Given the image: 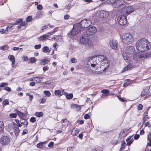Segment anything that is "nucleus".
<instances>
[{"label": "nucleus", "instance_id": "nucleus-1", "mask_svg": "<svg viewBox=\"0 0 151 151\" xmlns=\"http://www.w3.org/2000/svg\"><path fill=\"white\" fill-rule=\"evenodd\" d=\"M136 48L141 52H146L151 47V44L145 38L139 40L137 42L136 45Z\"/></svg>", "mask_w": 151, "mask_h": 151}, {"label": "nucleus", "instance_id": "nucleus-2", "mask_svg": "<svg viewBox=\"0 0 151 151\" xmlns=\"http://www.w3.org/2000/svg\"><path fill=\"white\" fill-rule=\"evenodd\" d=\"M103 61H104V56L101 55L94 56L92 58H88L85 62V64L88 65L89 62H90L91 66L93 68L95 67L98 63H100L101 65V63Z\"/></svg>", "mask_w": 151, "mask_h": 151}, {"label": "nucleus", "instance_id": "nucleus-3", "mask_svg": "<svg viewBox=\"0 0 151 151\" xmlns=\"http://www.w3.org/2000/svg\"><path fill=\"white\" fill-rule=\"evenodd\" d=\"M81 30V28L79 23L74 24L71 31L68 34V37L73 39L75 36Z\"/></svg>", "mask_w": 151, "mask_h": 151}, {"label": "nucleus", "instance_id": "nucleus-4", "mask_svg": "<svg viewBox=\"0 0 151 151\" xmlns=\"http://www.w3.org/2000/svg\"><path fill=\"white\" fill-rule=\"evenodd\" d=\"M122 42L126 44H129L133 40L132 35L129 33H126L123 34L122 37Z\"/></svg>", "mask_w": 151, "mask_h": 151}, {"label": "nucleus", "instance_id": "nucleus-5", "mask_svg": "<svg viewBox=\"0 0 151 151\" xmlns=\"http://www.w3.org/2000/svg\"><path fill=\"white\" fill-rule=\"evenodd\" d=\"M134 10V8L131 6H126L123 7L121 10V13L127 16L132 13Z\"/></svg>", "mask_w": 151, "mask_h": 151}, {"label": "nucleus", "instance_id": "nucleus-6", "mask_svg": "<svg viewBox=\"0 0 151 151\" xmlns=\"http://www.w3.org/2000/svg\"><path fill=\"white\" fill-rule=\"evenodd\" d=\"M80 26L83 28H87L90 26L92 24L91 21L88 19H85L81 21L80 23Z\"/></svg>", "mask_w": 151, "mask_h": 151}, {"label": "nucleus", "instance_id": "nucleus-7", "mask_svg": "<svg viewBox=\"0 0 151 151\" xmlns=\"http://www.w3.org/2000/svg\"><path fill=\"white\" fill-rule=\"evenodd\" d=\"M117 21L119 24L121 25H125L127 23L126 17L124 15L119 16L117 18Z\"/></svg>", "mask_w": 151, "mask_h": 151}, {"label": "nucleus", "instance_id": "nucleus-8", "mask_svg": "<svg viewBox=\"0 0 151 151\" xmlns=\"http://www.w3.org/2000/svg\"><path fill=\"white\" fill-rule=\"evenodd\" d=\"M10 139L9 137L7 136H4L1 137L0 139V142L1 144L4 145H8L10 142Z\"/></svg>", "mask_w": 151, "mask_h": 151}, {"label": "nucleus", "instance_id": "nucleus-9", "mask_svg": "<svg viewBox=\"0 0 151 151\" xmlns=\"http://www.w3.org/2000/svg\"><path fill=\"white\" fill-rule=\"evenodd\" d=\"M80 41L82 44L86 45L87 46H90L91 42L88 38L86 37L83 36L80 39Z\"/></svg>", "mask_w": 151, "mask_h": 151}, {"label": "nucleus", "instance_id": "nucleus-10", "mask_svg": "<svg viewBox=\"0 0 151 151\" xmlns=\"http://www.w3.org/2000/svg\"><path fill=\"white\" fill-rule=\"evenodd\" d=\"M96 30V27L94 26H92L88 29L86 32V33L88 36H91L95 34Z\"/></svg>", "mask_w": 151, "mask_h": 151}, {"label": "nucleus", "instance_id": "nucleus-11", "mask_svg": "<svg viewBox=\"0 0 151 151\" xmlns=\"http://www.w3.org/2000/svg\"><path fill=\"white\" fill-rule=\"evenodd\" d=\"M124 0H116L114 1L112 3V6L114 8H117L123 5L124 3Z\"/></svg>", "mask_w": 151, "mask_h": 151}, {"label": "nucleus", "instance_id": "nucleus-12", "mask_svg": "<svg viewBox=\"0 0 151 151\" xmlns=\"http://www.w3.org/2000/svg\"><path fill=\"white\" fill-rule=\"evenodd\" d=\"M144 55L139 52H135L133 55L134 59L136 61L139 60L140 58H143Z\"/></svg>", "mask_w": 151, "mask_h": 151}, {"label": "nucleus", "instance_id": "nucleus-13", "mask_svg": "<svg viewBox=\"0 0 151 151\" xmlns=\"http://www.w3.org/2000/svg\"><path fill=\"white\" fill-rule=\"evenodd\" d=\"M109 45L112 49L116 50L118 46L117 41L116 40H111L109 41Z\"/></svg>", "mask_w": 151, "mask_h": 151}, {"label": "nucleus", "instance_id": "nucleus-14", "mask_svg": "<svg viewBox=\"0 0 151 151\" xmlns=\"http://www.w3.org/2000/svg\"><path fill=\"white\" fill-rule=\"evenodd\" d=\"M134 47L133 46H128L125 50V53L127 54H132L134 53Z\"/></svg>", "mask_w": 151, "mask_h": 151}, {"label": "nucleus", "instance_id": "nucleus-15", "mask_svg": "<svg viewBox=\"0 0 151 151\" xmlns=\"http://www.w3.org/2000/svg\"><path fill=\"white\" fill-rule=\"evenodd\" d=\"M111 15L109 12L104 11V20L107 22L111 19Z\"/></svg>", "mask_w": 151, "mask_h": 151}, {"label": "nucleus", "instance_id": "nucleus-16", "mask_svg": "<svg viewBox=\"0 0 151 151\" xmlns=\"http://www.w3.org/2000/svg\"><path fill=\"white\" fill-rule=\"evenodd\" d=\"M17 25V23H10L7 24L6 27V31L7 32H10L13 29L12 27L13 25Z\"/></svg>", "mask_w": 151, "mask_h": 151}, {"label": "nucleus", "instance_id": "nucleus-17", "mask_svg": "<svg viewBox=\"0 0 151 151\" xmlns=\"http://www.w3.org/2000/svg\"><path fill=\"white\" fill-rule=\"evenodd\" d=\"M110 63L109 60L104 57V66L106 65L104 68V70L109 67Z\"/></svg>", "mask_w": 151, "mask_h": 151}, {"label": "nucleus", "instance_id": "nucleus-18", "mask_svg": "<svg viewBox=\"0 0 151 151\" xmlns=\"http://www.w3.org/2000/svg\"><path fill=\"white\" fill-rule=\"evenodd\" d=\"M64 92V90L62 89L61 90H56L55 91V94L56 96H61L63 95Z\"/></svg>", "mask_w": 151, "mask_h": 151}, {"label": "nucleus", "instance_id": "nucleus-19", "mask_svg": "<svg viewBox=\"0 0 151 151\" xmlns=\"http://www.w3.org/2000/svg\"><path fill=\"white\" fill-rule=\"evenodd\" d=\"M79 132L78 129L76 128H73L71 131V134L73 136H75L77 135Z\"/></svg>", "mask_w": 151, "mask_h": 151}, {"label": "nucleus", "instance_id": "nucleus-20", "mask_svg": "<svg viewBox=\"0 0 151 151\" xmlns=\"http://www.w3.org/2000/svg\"><path fill=\"white\" fill-rule=\"evenodd\" d=\"M48 35H45L40 37L39 39L40 41H42L45 39H47L49 37V35H50V34H48Z\"/></svg>", "mask_w": 151, "mask_h": 151}, {"label": "nucleus", "instance_id": "nucleus-21", "mask_svg": "<svg viewBox=\"0 0 151 151\" xmlns=\"http://www.w3.org/2000/svg\"><path fill=\"white\" fill-rule=\"evenodd\" d=\"M51 50V48H49V47L47 46L44 47L42 49V51L44 53H49Z\"/></svg>", "mask_w": 151, "mask_h": 151}, {"label": "nucleus", "instance_id": "nucleus-22", "mask_svg": "<svg viewBox=\"0 0 151 151\" xmlns=\"http://www.w3.org/2000/svg\"><path fill=\"white\" fill-rule=\"evenodd\" d=\"M20 123L23 124L25 125L27 127L28 124V122L26 119H21L20 120Z\"/></svg>", "mask_w": 151, "mask_h": 151}, {"label": "nucleus", "instance_id": "nucleus-23", "mask_svg": "<svg viewBox=\"0 0 151 151\" xmlns=\"http://www.w3.org/2000/svg\"><path fill=\"white\" fill-rule=\"evenodd\" d=\"M71 107L73 109H76L77 111H79L81 109V108L78 105L76 104H72L71 105Z\"/></svg>", "mask_w": 151, "mask_h": 151}, {"label": "nucleus", "instance_id": "nucleus-24", "mask_svg": "<svg viewBox=\"0 0 151 151\" xmlns=\"http://www.w3.org/2000/svg\"><path fill=\"white\" fill-rule=\"evenodd\" d=\"M53 38L57 41L61 42L62 41V39L61 37V36L59 35L56 36L55 37H54Z\"/></svg>", "mask_w": 151, "mask_h": 151}, {"label": "nucleus", "instance_id": "nucleus-25", "mask_svg": "<svg viewBox=\"0 0 151 151\" xmlns=\"http://www.w3.org/2000/svg\"><path fill=\"white\" fill-rule=\"evenodd\" d=\"M49 62V60L47 59H42L41 60L40 63L42 65H45Z\"/></svg>", "mask_w": 151, "mask_h": 151}, {"label": "nucleus", "instance_id": "nucleus-26", "mask_svg": "<svg viewBox=\"0 0 151 151\" xmlns=\"http://www.w3.org/2000/svg\"><path fill=\"white\" fill-rule=\"evenodd\" d=\"M42 78L40 77H37L34 78V80L35 81L36 83H39L42 81Z\"/></svg>", "mask_w": 151, "mask_h": 151}, {"label": "nucleus", "instance_id": "nucleus-27", "mask_svg": "<svg viewBox=\"0 0 151 151\" xmlns=\"http://www.w3.org/2000/svg\"><path fill=\"white\" fill-rule=\"evenodd\" d=\"M151 57V52H149L144 55V58H148Z\"/></svg>", "mask_w": 151, "mask_h": 151}, {"label": "nucleus", "instance_id": "nucleus-28", "mask_svg": "<svg viewBox=\"0 0 151 151\" xmlns=\"http://www.w3.org/2000/svg\"><path fill=\"white\" fill-rule=\"evenodd\" d=\"M35 115L38 117H42L43 115V113L42 112H36L35 113Z\"/></svg>", "mask_w": 151, "mask_h": 151}, {"label": "nucleus", "instance_id": "nucleus-29", "mask_svg": "<svg viewBox=\"0 0 151 151\" xmlns=\"http://www.w3.org/2000/svg\"><path fill=\"white\" fill-rule=\"evenodd\" d=\"M16 112L17 114L21 118L24 117V115L23 113L21 112L20 111L17 110L16 111Z\"/></svg>", "mask_w": 151, "mask_h": 151}, {"label": "nucleus", "instance_id": "nucleus-30", "mask_svg": "<svg viewBox=\"0 0 151 151\" xmlns=\"http://www.w3.org/2000/svg\"><path fill=\"white\" fill-rule=\"evenodd\" d=\"M8 58L11 62L15 61V59L14 55H9Z\"/></svg>", "mask_w": 151, "mask_h": 151}, {"label": "nucleus", "instance_id": "nucleus-31", "mask_svg": "<svg viewBox=\"0 0 151 151\" xmlns=\"http://www.w3.org/2000/svg\"><path fill=\"white\" fill-rule=\"evenodd\" d=\"M109 90H108L106 89H104V97L105 96H108V95H114V93H111V94L109 93Z\"/></svg>", "mask_w": 151, "mask_h": 151}, {"label": "nucleus", "instance_id": "nucleus-32", "mask_svg": "<svg viewBox=\"0 0 151 151\" xmlns=\"http://www.w3.org/2000/svg\"><path fill=\"white\" fill-rule=\"evenodd\" d=\"M73 97V95L72 93L67 94L66 95V98L68 99H71Z\"/></svg>", "mask_w": 151, "mask_h": 151}, {"label": "nucleus", "instance_id": "nucleus-33", "mask_svg": "<svg viewBox=\"0 0 151 151\" xmlns=\"http://www.w3.org/2000/svg\"><path fill=\"white\" fill-rule=\"evenodd\" d=\"M46 142H40L37 144V147L39 148H41L42 147L44 144L46 143Z\"/></svg>", "mask_w": 151, "mask_h": 151}, {"label": "nucleus", "instance_id": "nucleus-34", "mask_svg": "<svg viewBox=\"0 0 151 151\" xmlns=\"http://www.w3.org/2000/svg\"><path fill=\"white\" fill-rule=\"evenodd\" d=\"M4 128V125L3 122L0 121V131H2Z\"/></svg>", "mask_w": 151, "mask_h": 151}, {"label": "nucleus", "instance_id": "nucleus-35", "mask_svg": "<svg viewBox=\"0 0 151 151\" xmlns=\"http://www.w3.org/2000/svg\"><path fill=\"white\" fill-rule=\"evenodd\" d=\"M114 0H107L104 2V4H111L112 5Z\"/></svg>", "mask_w": 151, "mask_h": 151}, {"label": "nucleus", "instance_id": "nucleus-36", "mask_svg": "<svg viewBox=\"0 0 151 151\" xmlns=\"http://www.w3.org/2000/svg\"><path fill=\"white\" fill-rule=\"evenodd\" d=\"M0 49L3 50H7L8 48V47L7 45H4L0 47Z\"/></svg>", "mask_w": 151, "mask_h": 151}, {"label": "nucleus", "instance_id": "nucleus-37", "mask_svg": "<svg viewBox=\"0 0 151 151\" xmlns=\"http://www.w3.org/2000/svg\"><path fill=\"white\" fill-rule=\"evenodd\" d=\"M19 128H16L14 129V132L16 136H17L19 133Z\"/></svg>", "mask_w": 151, "mask_h": 151}, {"label": "nucleus", "instance_id": "nucleus-38", "mask_svg": "<svg viewBox=\"0 0 151 151\" xmlns=\"http://www.w3.org/2000/svg\"><path fill=\"white\" fill-rule=\"evenodd\" d=\"M42 14L41 12H38L37 13V14L36 16V18H41L42 17Z\"/></svg>", "mask_w": 151, "mask_h": 151}, {"label": "nucleus", "instance_id": "nucleus-39", "mask_svg": "<svg viewBox=\"0 0 151 151\" xmlns=\"http://www.w3.org/2000/svg\"><path fill=\"white\" fill-rule=\"evenodd\" d=\"M148 90H146V91L145 90H143L141 93V96H144L148 92Z\"/></svg>", "mask_w": 151, "mask_h": 151}, {"label": "nucleus", "instance_id": "nucleus-40", "mask_svg": "<svg viewBox=\"0 0 151 151\" xmlns=\"http://www.w3.org/2000/svg\"><path fill=\"white\" fill-rule=\"evenodd\" d=\"M9 103V101L7 99H5L3 102L2 104L3 106H4L5 105H8Z\"/></svg>", "mask_w": 151, "mask_h": 151}, {"label": "nucleus", "instance_id": "nucleus-41", "mask_svg": "<svg viewBox=\"0 0 151 151\" xmlns=\"http://www.w3.org/2000/svg\"><path fill=\"white\" fill-rule=\"evenodd\" d=\"M46 97H45L44 98H42L41 100H39L40 102V103L44 104L45 102L46 101Z\"/></svg>", "mask_w": 151, "mask_h": 151}, {"label": "nucleus", "instance_id": "nucleus-42", "mask_svg": "<svg viewBox=\"0 0 151 151\" xmlns=\"http://www.w3.org/2000/svg\"><path fill=\"white\" fill-rule=\"evenodd\" d=\"M126 54V53L125 52H123L122 53V55L124 59L125 60H128L129 57L127 55H125Z\"/></svg>", "mask_w": 151, "mask_h": 151}, {"label": "nucleus", "instance_id": "nucleus-43", "mask_svg": "<svg viewBox=\"0 0 151 151\" xmlns=\"http://www.w3.org/2000/svg\"><path fill=\"white\" fill-rule=\"evenodd\" d=\"M44 94L48 97H49L51 95L50 93L48 91H45L44 92Z\"/></svg>", "mask_w": 151, "mask_h": 151}, {"label": "nucleus", "instance_id": "nucleus-44", "mask_svg": "<svg viewBox=\"0 0 151 151\" xmlns=\"http://www.w3.org/2000/svg\"><path fill=\"white\" fill-rule=\"evenodd\" d=\"M58 29V27H56L53 29V31L50 32L48 33V34H50V35H52L54 34L55 32L56 31V30Z\"/></svg>", "mask_w": 151, "mask_h": 151}, {"label": "nucleus", "instance_id": "nucleus-45", "mask_svg": "<svg viewBox=\"0 0 151 151\" xmlns=\"http://www.w3.org/2000/svg\"><path fill=\"white\" fill-rule=\"evenodd\" d=\"M41 44H39L38 45H35L34 46V48L36 49H39L41 47Z\"/></svg>", "mask_w": 151, "mask_h": 151}, {"label": "nucleus", "instance_id": "nucleus-46", "mask_svg": "<svg viewBox=\"0 0 151 151\" xmlns=\"http://www.w3.org/2000/svg\"><path fill=\"white\" fill-rule=\"evenodd\" d=\"M8 85V84L7 83H1V84L0 85V87H4Z\"/></svg>", "mask_w": 151, "mask_h": 151}, {"label": "nucleus", "instance_id": "nucleus-47", "mask_svg": "<svg viewBox=\"0 0 151 151\" xmlns=\"http://www.w3.org/2000/svg\"><path fill=\"white\" fill-rule=\"evenodd\" d=\"M10 116L12 118H16L17 116V115L15 113H11L10 114Z\"/></svg>", "mask_w": 151, "mask_h": 151}, {"label": "nucleus", "instance_id": "nucleus-48", "mask_svg": "<svg viewBox=\"0 0 151 151\" xmlns=\"http://www.w3.org/2000/svg\"><path fill=\"white\" fill-rule=\"evenodd\" d=\"M35 58H32L30 60V63H34L36 62Z\"/></svg>", "mask_w": 151, "mask_h": 151}, {"label": "nucleus", "instance_id": "nucleus-49", "mask_svg": "<svg viewBox=\"0 0 151 151\" xmlns=\"http://www.w3.org/2000/svg\"><path fill=\"white\" fill-rule=\"evenodd\" d=\"M43 6L42 5L39 4L37 6V9L38 10H41L42 9Z\"/></svg>", "mask_w": 151, "mask_h": 151}, {"label": "nucleus", "instance_id": "nucleus-50", "mask_svg": "<svg viewBox=\"0 0 151 151\" xmlns=\"http://www.w3.org/2000/svg\"><path fill=\"white\" fill-rule=\"evenodd\" d=\"M22 59L26 61H27L29 60L28 57L27 56L25 55L23 56L22 57Z\"/></svg>", "mask_w": 151, "mask_h": 151}, {"label": "nucleus", "instance_id": "nucleus-51", "mask_svg": "<svg viewBox=\"0 0 151 151\" xmlns=\"http://www.w3.org/2000/svg\"><path fill=\"white\" fill-rule=\"evenodd\" d=\"M23 21V19H22L20 18L18 19L17 20L16 22L15 23H17V24H18L19 23H20L21 22H22Z\"/></svg>", "mask_w": 151, "mask_h": 151}, {"label": "nucleus", "instance_id": "nucleus-52", "mask_svg": "<svg viewBox=\"0 0 151 151\" xmlns=\"http://www.w3.org/2000/svg\"><path fill=\"white\" fill-rule=\"evenodd\" d=\"M32 20V17L31 16H28L26 20L27 22H29Z\"/></svg>", "mask_w": 151, "mask_h": 151}, {"label": "nucleus", "instance_id": "nucleus-53", "mask_svg": "<svg viewBox=\"0 0 151 151\" xmlns=\"http://www.w3.org/2000/svg\"><path fill=\"white\" fill-rule=\"evenodd\" d=\"M70 61L72 63H75L77 62V60L75 58H72L71 59Z\"/></svg>", "mask_w": 151, "mask_h": 151}, {"label": "nucleus", "instance_id": "nucleus-54", "mask_svg": "<svg viewBox=\"0 0 151 151\" xmlns=\"http://www.w3.org/2000/svg\"><path fill=\"white\" fill-rule=\"evenodd\" d=\"M4 90L8 92H10L11 91V89L9 87H6L4 88Z\"/></svg>", "mask_w": 151, "mask_h": 151}, {"label": "nucleus", "instance_id": "nucleus-55", "mask_svg": "<svg viewBox=\"0 0 151 151\" xmlns=\"http://www.w3.org/2000/svg\"><path fill=\"white\" fill-rule=\"evenodd\" d=\"M53 144H54V142H50L49 143V144L48 145V147H52L53 146Z\"/></svg>", "mask_w": 151, "mask_h": 151}, {"label": "nucleus", "instance_id": "nucleus-56", "mask_svg": "<svg viewBox=\"0 0 151 151\" xmlns=\"http://www.w3.org/2000/svg\"><path fill=\"white\" fill-rule=\"evenodd\" d=\"M36 121V118L34 117H32L30 119V121L32 122H34Z\"/></svg>", "mask_w": 151, "mask_h": 151}, {"label": "nucleus", "instance_id": "nucleus-57", "mask_svg": "<svg viewBox=\"0 0 151 151\" xmlns=\"http://www.w3.org/2000/svg\"><path fill=\"white\" fill-rule=\"evenodd\" d=\"M143 106L142 104H139L138 106V110H141L142 109Z\"/></svg>", "mask_w": 151, "mask_h": 151}, {"label": "nucleus", "instance_id": "nucleus-58", "mask_svg": "<svg viewBox=\"0 0 151 151\" xmlns=\"http://www.w3.org/2000/svg\"><path fill=\"white\" fill-rule=\"evenodd\" d=\"M147 145L149 146H151V139H148Z\"/></svg>", "mask_w": 151, "mask_h": 151}, {"label": "nucleus", "instance_id": "nucleus-59", "mask_svg": "<svg viewBox=\"0 0 151 151\" xmlns=\"http://www.w3.org/2000/svg\"><path fill=\"white\" fill-rule=\"evenodd\" d=\"M49 69V67L47 66H45L43 68V70L45 72L47 70Z\"/></svg>", "mask_w": 151, "mask_h": 151}, {"label": "nucleus", "instance_id": "nucleus-60", "mask_svg": "<svg viewBox=\"0 0 151 151\" xmlns=\"http://www.w3.org/2000/svg\"><path fill=\"white\" fill-rule=\"evenodd\" d=\"M84 119H88L90 118V116L88 114H86L84 116Z\"/></svg>", "mask_w": 151, "mask_h": 151}, {"label": "nucleus", "instance_id": "nucleus-61", "mask_svg": "<svg viewBox=\"0 0 151 151\" xmlns=\"http://www.w3.org/2000/svg\"><path fill=\"white\" fill-rule=\"evenodd\" d=\"M6 30L5 29H1L0 30V33L1 34H3Z\"/></svg>", "mask_w": 151, "mask_h": 151}, {"label": "nucleus", "instance_id": "nucleus-62", "mask_svg": "<svg viewBox=\"0 0 151 151\" xmlns=\"http://www.w3.org/2000/svg\"><path fill=\"white\" fill-rule=\"evenodd\" d=\"M27 24V23L26 22L24 21L23 22H22V23L21 24V25L22 26H24L26 25Z\"/></svg>", "mask_w": 151, "mask_h": 151}, {"label": "nucleus", "instance_id": "nucleus-63", "mask_svg": "<svg viewBox=\"0 0 151 151\" xmlns=\"http://www.w3.org/2000/svg\"><path fill=\"white\" fill-rule=\"evenodd\" d=\"M139 134H136L134 136V138L135 139H137L139 138Z\"/></svg>", "mask_w": 151, "mask_h": 151}, {"label": "nucleus", "instance_id": "nucleus-64", "mask_svg": "<svg viewBox=\"0 0 151 151\" xmlns=\"http://www.w3.org/2000/svg\"><path fill=\"white\" fill-rule=\"evenodd\" d=\"M69 17L70 16L69 15L67 14L65 16L64 19H68Z\"/></svg>", "mask_w": 151, "mask_h": 151}]
</instances>
